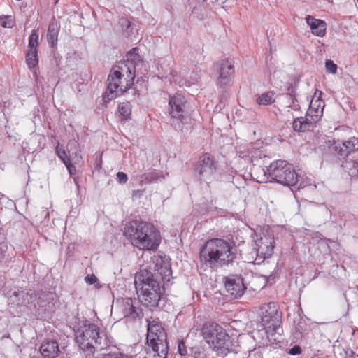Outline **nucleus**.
Listing matches in <instances>:
<instances>
[{"label":"nucleus","instance_id":"1","mask_svg":"<svg viewBox=\"0 0 358 358\" xmlns=\"http://www.w3.org/2000/svg\"><path fill=\"white\" fill-rule=\"evenodd\" d=\"M235 244L223 238H211L200 250L201 262L213 271L231 265L236 259Z\"/></svg>","mask_w":358,"mask_h":358},{"label":"nucleus","instance_id":"2","mask_svg":"<svg viewBox=\"0 0 358 358\" xmlns=\"http://www.w3.org/2000/svg\"><path fill=\"white\" fill-rule=\"evenodd\" d=\"M124 235L134 247L141 250H155L161 243L159 231L148 222L135 220L128 222Z\"/></svg>","mask_w":358,"mask_h":358},{"label":"nucleus","instance_id":"3","mask_svg":"<svg viewBox=\"0 0 358 358\" xmlns=\"http://www.w3.org/2000/svg\"><path fill=\"white\" fill-rule=\"evenodd\" d=\"M75 336L80 348L86 352V358H92L95 351L104 350L110 343L106 332L87 320L79 325Z\"/></svg>","mask_w":358,"mask_h":358},{"label":"nucleus","instance_id":"4","mask_svg":"<svg viewBox=\"0 0 358 358\" xmlns=\"http://www.w3.org/2000/svg\"><path fill=\"white\" fill-rule=\"evenodd\" d=\"M135 287L140 302L152 309L159 305L164 289L157 274L143 269L135 275Z\"/></svg>","mask_w":358,"mask_h":358},{"label":"nucleus","instance_id":"5","mask_svg":"<svg viewBox=\"0 0 358 358\" xmlns=\"http://www.w3.org/2000/svg\"><path fill=\"white\" fill-rule=\"evenodd\" d=\"M203 339L219 354L227 355L230 352L229 336L220 325L206 322L201 329Z\"/></svg>","mask_w":358,"mask_h":358},{"label":"nucleus","instance_id":"6","mask_svg":"<svg viewBox=\"0 0 358 358\" xmlns=\"http://www.w3.org/2000/svg\"><path fill=\"white\" fill-rule=\"evenodd\" d=\"M264 176L268 175L272 180L284 185H295L299 180L298 173L294 169L292 165L285 160L278 159L273 162L265 171Z\"/></svg>","mask_w":358,"mask_h":358},{"label":"nucleus","instance_id":"7","mask_svg":"<svg viewBox=\"0 0 358 358\" xmlns=\"http://www.w3.org/2000/svg\"><path fill=\"white\" fill-rule=\"evenodd\" d=\"M148 332L146 341L153 352L160 357H165L168 353L166 334L160 322L152 318L147 319Z\"/></svg>","mask_w":358,"mask_h":358},{"label":"nucleus","instance_id":"8","mask_svg":"<svg viewBox=\"0 0 358 358\" xmlns=\"http://www.w3.org/2000/svg\"><path fill=\"white\" fill-rule=\"evenodd\" d=\"M169 114L170 124L178 131H183L185 126L190 122L187 112V100L184 95L176 94L171 96L169 101Z\"/></svg>","mask_w":358,"mask_h":358},{"label":"nucleus","instance_id":"9","mask_svg":"<svg viewBox=\"0 0 358 358\" xmlns=\"http://www.w3.org/2000/svg\"><path fill=\"white\" fill-rule=\"evenodd\" d=\"M261 321L259 331H264L267 338L275 334L280 335L281 314L275 303L264 304L261 308Z\"/></svg>","mask_w":358,"mask_h":358},{"label":"nucleus","instance_id":"10","mask_svg":"<svg viewBox=\"0 0 358 358\" xmlns=\"http://www.w3.org/2000/svg\"><path fill=\"white\" fill-rule=\"evenodd\" d=\"M274 238L271 235H264L255 241L253 245V250L251 252L252 257L256 256L255 261L256 264H259L264 260L269 257L273 250L274 248Z\"/></svg>","mask_w":358,"mask_h":358},{"label":"nucleus","instance_id":"11","mask_svg":"<svg viewBox=\"0 0 358 358\" xmlns=\"http://www.w3.org/2000/svg\"><path fill=\"white\" fill-rule=\"evenodd\" d=\"M217 170L214 157L208 153L203 154L197 163L195 169L199 179L209 183Z\"/></svg>","mask_w":358,"mask_h":358},{"label":"nucleus","instance_id":"12","mask_svg":"<svg viewBox=\"0 0 358 358\" xmlns=\"http://www.w3.org/2000/svg\"><path fill=\"white\" fill-rule=\"evenodd\" d=\"M131 87V86H127V83L124 82L122 77L111 69L108 78V85L104 99H107L108 101L112 100L116 96L122 95Z\"/></svg>","mask_w":358,"mask_h":358},{"label":"nucleus","instance_id":"13","mask_svg":"<svg viewBox=\"0 0 358 358\" xmlns=\"http://www.w3.org/2000/svg\"><path fill=\"white\" fill-rule=\"evenodd\" d=\"M219 75L216 79L218 87L225 88L232 83V77L235 72L233 62L228 59H222L217 62Z\"/></svg>","mask_w":358,"mask_h":358},{"label":"nucleus","instance_id":"14","mask_svg":"<svg viewBox=\"0 0 358 358\" xmlns=\"http://www.w3.org/2000/svg\"><path fill=\"white\" fill-rule=\"evenodd\" d=\"M117 75L127 83V86H132L135 78L136 66L132 61L129 59L120 62L112 69Z\"/></svg>","mask_w":358,"mask_h":358},{"label":"nucleus","instance_id":"15","mask_svg":"<svg viewBox=\"0 0 358 358\" xmlns=\"http://www.w3.org/2000/svg\"><path fill=\"white\" fill-rule=\"evenodd\" d=\"M224 285L227 293L234 298L241 297L246 289L243 278L235 275L226 277Z\"/></svg>","mask_w":358,"mask_h":358},{"label":"nucleus","instance_id":"16","mask_svg":"<svg viewBox=\"0 0 358 358\" xmlns=\"http://www.w3.org/2000/svg\"><path fill=\"white\" fill-rule=\"evenodd\" d=\"M331 149L342 157L358 150V138L352 137L345 141H334Z\"/></svg>","mask_w":358,"mask_h":358},{"label":"nucleus","instance_id":"17","mask_svg":"<svg viewBox=\"0 0 358 358\" xmlns=\"http://www.w3.org/2000/svg\"><path fill=\"white\" fill-rule=\"evenodd\" d=\"M36 298V294L31 290L27 292L22 289H16L8 296L10 303L16 306H27Z\"/></svg>","mask_w":358,"mask_h":358},{"label":"nucleus","instance_id":"18","mask_svg":"<svg viewBox=\"0 0 358 358\" xmlns=\"http://www.w3.org/2000/svg\"><path fill=\"white\" fill-rule=\"evenodd\" d=\"M306 21L310 27L311 32L313 35L319 37H323L325 36L327 24L324 21L320 19H315L310 15L306 16Z\"/></svg>","mask_w":358,"mask_h":358},{"label":"nucleus","instance_id":"19","mask_svg":"<svg viewBox=\"0 0 358 358\" xmlns=\"http://www.w3.org/2000/svg\"><path fill=\"white\" fill-rule=\"evenodd\" d=\"M321 104V101H312L307 110L306 116L309 120H311L314 124L320 120L323 114L324 106H322Z\"/></svg>","mask_w":358,"mask_h":358},{"label":"nucleus","instance_id":"20","mask_svg":"<svg viewBox=\"0 0 358 358\" xmlns=\"http://www.w3.org/2000/svg\"><path fill=\"white\" fill-rule=\"evenodd\" d=\"M41 355L46 358H55L59 352V345L55 341L43 343L40 348Z\"/></svg>","mask_w":358,"mask_h":358},{"label":"nucleus","instance_id":"21","mask_svg":"<svg viewBox=\"0 0 358 358\" xmlns=\"http://www.w3.org/2000/svg\"><path fill=\"white\" fill-rule=\"evenodd\" d=\"M314 124L306 116L297 117L292 122V127L295 131L305 132L313 128Z\"/></svg>","mask_w":358,"mask_h":358},{"label":"nucleus","instance_id":"22","mask_svg":"<svg viewBox=\"0 0 358 358\" xmlns=\"http://www.w3.org/2000/svg\"><path fill=\"white\" fill-rule=\"evenodd\" d=\"M161 178V173L154 170L148 173L136 176L141 185L157 182Z\"/></svg>","mask_w":358,"mask_h":358},{"label":"nucleus","instance_id":"23","mask_svg":"<svg viewBox=\"0 0 358 358\" xmlns=\"http://www.w3.org/2000/svg\"><path fill=\"white\" fill-rule=\"evenodd\" d=\"M58 33L59 27L57 22L55 21L50 22L48 26L47 38L48 43L52 48L57 45Z\"/></svg>","mask_w":358,"mask_h":358},{"label":"nucleus","instance_id":"24","mask_svg":"<svg viewBox=\"0 0 358 358\" xmlns=\"http://www.w3.org/2000/svg\"><path fill=\"white\" fill-rule=\"evenodd\" d=\"M118 110L122 120H127L130 118L131 106L129 102L120 103L118 106Z\"/></svg>","mask_w":358,"mask_h":358},{"label":"nucleus","instance_id":"25","mask_svg":"<svg viewBox=\"0 0 358 358\" xmlns=\"http://www.w3.org/2000/svg\"><path fill=\"white\" fill-rule=\"evenodd\" d=\"M38 50H29L26 55V62L30 69L34 68L38 62Z\"/></svg>","mask_w":358,"mask_h":358},{"label":"nucleus","instance_id":"26","mask_svg":"<svg viewBox=\"0 0 358 358\" xmlns=\"http://www.w3.org/2000/svg\"><path fill=\"white\" fill-rule=\"evenodd\" d=\"M273 95L274 94L272 92H265L257 98V101L258 104L263 106L271 104L274 102Z\"/></svg>","mask_w":358,"mask_h":358},{"label":"nucleus","instance_id":"27","mask_svg":"<svg viewBox=\"0 0 358 358\" xmlns=\"http://www.w3.org/2000/svg\"><path fill=\"white\" fill-rule=\"evenodd\" d=\"M120 24L122 30L127 33L128 36H131L134 35V23L127 18H122L120 20Z\"/></svg>","mask_w":358,"mask_h":358},{"label":"nucleus","instance_id":"28","mask_svg":"<svg viewBox=\"0 0 358 358\" xmlns=\"http://www.w3.org/2000/svg\"><path fill=\"white\" fill-rule=\"evenodd\" d=\"M38 34L36 30H33L29 38V50H38Z\"/></svg>","mask_w":358,"mask_h":358},{"label":"nucleus","instance_id":"29","mask_svg":"<svg viewBox=\"0 0 358 358\" xmlns=\"http://www.w3.org/2000/svg\"><path fill=\"white\" fill-rule=\"evenodd\" d=\"M0 25L3 28H12L15 25V20L10 15L0 17Z\"/></svg>","mask_w":358,"mask_h":358},{"label":"nucleus","instance_id":"30","mask_svg":"<svg viewBox=\"0 0 358 358\" xmlns=\"http://www.w3.org/2000/svg\"><path fill=\"white\" fill-rule=\"evenodd\" d=\"M101 358H134V356L116 351L104 355Z\"/></svg>","mask_w":358,"mask_h":358},{"label":"nucleus","instance_id":"31","mask_svg":"<svg viewBox=\"0 0 358 358\" xmlns=\"http://www.w3.org/2000/svg\"><path fill=\"white\" fill-rule=\"evenodd\" d=\"M8 250V245L6 238L4 235L0 234V259L6 257V253Z\"/></svg>","mask_w":358,"mask_h":358},{"label":"nucleus","instance_id":"32","mask_svg":"<svg viewBox=\"0 0 358 358\" xmlns=\"http://www.w3.org/2000/svg\"><path fill=\"white\" fill-rule=\"evenodd\" d=\"M157 272L160 275H162L161 279L164 282L169 281V280H170L169 277L171 275V270L170 268H168V267L162 268V267L159 270H158Z\"/></svg>","mask_w":358,"mask_h":358},{"label":"nucleus","instance_id":"33","mask_svg":"<svg viewBox=\"0 0 358 358\" xmlns=\"http://www.w3.org/2000/svg\"><path fill=\"white\" fill-rule=\"evenodd\" d=\"M56 151L58 157L61 159L64 164L69 163V162L71 161L70 157H68V155L64 150H62L59 146H57Z\"/></svg>","mask_w":358,"mask_h":358},{"label":"nucleus","instance_id":"34","mask_svg":"<svg viewBox=\"0 0 358 358\" xmlns=\"http://www.w3.org/2000/svg\"><path fill=\"white\" fill-rule=\"evenodd\" d=\"M48 299V294L45 293H41L38 294V298L37 300V305L40 307H45L46 306ZM35 306H36V304H34Z\"/></svg>","mask_w":358,"mask_h":358},{"label":"nucleus","instance_id":"35","mask_svg":"<svg viewBox=\"0 0 358 358\" xmlns=\"http://www.w3.org/2000/svg\"><path fill=\"white\" fill-rule=\"evenodd\" d=\"M325 67L327 71L331 73H336L338 66L332 60H327L325 62Z\"/></svg>","mask_w":358,"mask_h":358},{"label":"nucleus","instance_id":"36","mask_svg":"<svg viewBox=\"0 0 358 358\" xmlns=\"http://www.w3.org/2000/svg\"><path fill=\"white\" fill-rule=\"evenodd\" d=\"M289 100L291 101V103L289 105V107L292 108L294 110H298L300 108L299 104L298 103V101L296 99L295 96L290 94H288Z\"/></svg>","mask_w":358,"mask_h":358},{"label":"nucleus","instance_id":"37","mask_svg":"<svg viewBox=\"0 0 358 358\" xmlns=\"http://www.w3.org/2000/svg\"><path fill=\"white\" fill-rule=\"evenodd\" d=\"M169 75L171 76L170 80L178 83L180 86L182 85V80H178V73L175 70H171Z\"/></svg>","mask_w":358,"mask_h":358},{"label":"nucleus","instance_id":"38","mask_svg":"<svg viewBox=\"0 0 358 358\" xmlns=\"http://www.w3.org/2000/svg\"><path fill=\"white\" fill-rule=\"evenodd\" d=\"M117 179L119 183L124 184L127 182L128 177L126 173L120 171L117 173Z\"/></svg>","mask_w":358,"mask_h":358},{"label":"nucleus","instance_id":"39","mask_svg":"<svg viewBox=\"0 0 358 358\" xmlns=\"http://www.w3.org/2000/svg\"><path fill=\"white\" fill-rule=\"evenodd\" d=\"M178 352L182 355L185 356L187 353V350L185 344V342L183 341H181L178 343Z\"/></svg>","mask_w":358,"mask_h":358},{"label":"nucleus","instance_id":"40","mask_svg":"<svg viewBox=\"0 0 358 358\" xmlns=\"http://www.w3.org/2000/svg\"><path fill=\"white\" fill-rule=\"evenodd\" d=\"M301 353V348L299 345H294L288 350V354L292 355H299Z\"/></svg>","mask_w":358,"mask_h":358},{"label":"nucleus","instance_id":"41","mask_svg":"<svg viewBox=\"0 0 358 358\" xmlns=\"http://www.w3.org/2000/svg\"><path fill=\"white\" fill-rule=\"evenodd\" d=\"M85 281L87 283H88L90 285H93V284H95L98 281V279L94 275H88L85 277Z\"/></svg>","mask_w":358,"mask_h":358},{"label":"nucleus","instance_id":"42","mask_svg":"<svg viewBox=\"0 0 358 358\" xmlns=\"http://www.w3.org/2000/svg\"><path fill=\"white\" fill-rule=\"evenodd\" d=\"M65 166H66L68 171L71 176L76 173V167L71 164V161H69V163L65 164Z\"/></svg>","mask_w":358,"mask_h":358},{"label":"nucleus","instance_id":"43","mask_svg":"<svg viewBox=\"0 0 358 358\" xmlns=\"http://www.w3.org/2000/svg\"><path fill=\"white\" fill-rule=\"evenodd\" d=\"M194 358H206V354L200 350L199 349H197L194 351Z\"/></svg>","mask_w":358,"mask_h":358},{"label":"nucleus","instance_id":"44","mask_svg":"<svg viewBox=\"0 0 358 358\" xmlns=\"http://www.w3.org/2000/svg\"><path fill=\"white\" fill-rule=\"evenodd\" d=\"M353 168L354 171H352V174L358 175V159L357 161L353 162Z\"/></svg>","mask_w":358,"mask_h":358},{"label":"nucleus","instance_id":"45","mask_svg":"<svg viewBox=\"0 0 358 358\" xmlns=\"http://www.w3.org/2000/svg\"><path fill=\"white\" fill-rule=\"evenodd\" d=\"M207 4H214L218 1V0H203Z\"/></svg>","mask_w":358,"mask_h":358},{"label":"nucleus","instance_id":"46","mask_svg":"<svg viewBox=\"0 0 358 358\" xmlns=\"http://www.w3.org/2000/svg\"><path fill=\"white\" fill-rule=\"evenodd\" d=\"M72 145H75L76 146V142H73L71 143H69L68 147L72 146Z\"/></svg>","mask_w":358,"mask_h":358},{"label":"nucleus","instance_id":"47","mask_svg":"<svg viewBox=\"0 0 358 358\" xmlns=\"http://www.w3.org/2000/svg\"><path fill=\"white\" fill-rule=\"evenodd\" d=\"M302 187V185L301 184L299 185V188H301Z\"/></svg>","mask_w":358,"mask_h":358},{"label":"nucleus","instance_id":"48","mask_svg":"<svg viewBox=\"0 0 358 358\" xmlns=\"http://www.w3.org/2000/svg\"><path fill=\"white\" fill-rule=\"evenodd\" d=\"M357 1H358V0H357Z\"/></svg>","mask_w":358,"mask_h":358}]
</instances>
